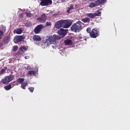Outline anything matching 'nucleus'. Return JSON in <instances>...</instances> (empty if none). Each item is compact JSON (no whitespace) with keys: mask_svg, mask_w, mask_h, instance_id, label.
Segmentation results:
<instances>
[{"mask_svg":"<svg viewBox=\"0 0 130 130\" xmlns=\"http://www.w3.org/2000/svg\"><path fill=\"white\" fill-rule=\"evenodd\" d=\"M82 24L83 22H81L80 21H78L75 23H74L71 27V31H72V32H75V33L80 32L82 30Z\"/></svg>","mask_w":130,"mask_h":130,"instance_id":"obj_1","label":"nucleus"},{"mask_svg":"<svg viewBox=\"0 0 130 130\" xmlns=\"http://www.w3.org/2000/svg\"><path fill=\"white\" fill-rule=\"evenodd\" d=\"M61 38L60 36L54 35L53 36H49L48 40L50 44H53V43L56 42V40H58Z\"/></svg>","mask_w":130,"mask_h":130,"instance_id":"obj_2","label":"nucleus"},{"mask_svg":"<svg viewBox=\"0 0 130 130\" xmlns=\"http://www.w3.org/2000/svg\"><path fill=\"white\" fill-rule=\"evenodd\" d=\"M99 28H94L92 29L90 37L91 38H97L100 35Z\"/></svg>","mask_w":130,"mask_h":130,"instance_id":"obj_3","label":"nucleus"},{"mask_svg":"<svg viewBox=\"0 0 130 130\" xmlns=\"http://www.w3.org/2000/svg\"><path fill=\"white\" fill-rule=\"evenodd\" d=\"M107 0H96L95 3H91L89 5V8H95V7H98L100 5H101V4H105V3L106 2Z\"/></svg>","mask_w":130,"mask_h":130,"instance_id":"obj_4","label":"nucleus"},{"mask_svg":"<svg viewBox=\"0 0 130 130\" xmlns=\"http://www.w3.org/2000/svg\"><path fill=\"white\" fill-rule=\"evenodd\" d=\"M15 77L14 76L10 75L5 77L2 80V83L3 84H9L10 82H12Z\"/></svg>","mask_w":130,"mask_h":130,"instance_id":"obj_5","label":"nucleus"},{"mask_svg":"<svg viewBox=\"0 0 130 130\" xmlns=\"http://www.w3.org/2000/svg\"><path fill=\"white\" fill-rule=\"evenodd\" d=\"M72 24H73V20L71 19H63V28H70L72 26Z\"/></svg>","mask_w":130,"mask_h":130,"instance_id":"obj_6","label":"nucleus"},{"mask_svg":"<svg viewBox=\"0 0 130 130\" xmlns=\"http://www.w3.org/2000/svg\"><path fill=\"white\" fill-rule=\"evenodd\" d=\"M40 5H41L42 7L50 6V5H52V0H42Z\"/></svg>","mask_w":130,"mask_h":130,"instance_id":"obj_7","label":"nucleus"},{"mask_svg":"<svg viewBox=\"0 0 130 130\" xmlns=\"http://www.w3.org/2000/svg\"><path fill=\"white\" fill-rule=\"evenodd\" d=\"M46 19H47V15L45 13L41 15L40 17L37 18V21L40 23H45L46 22Z\"/></svg>","mask_w":130,"mask_h":130,"instance_id":"obj_8","label":"nucleus"},{"mask_svg":"<svg viewBox=\"0 0 130 130\" xmlns=\"http://www.w3.org/2000/svg\"><path fill=\"white\" fill-rule=\"evenodd\" d=\"M43 28H44V26L42 24H39L35 28L34 32L35 34H39Z\"/></svg>","mask_w":130,"mask_h":130,"instance_id":"obj_9","label":"nucleus"},{"mask_svg":"<svg viewBox=\"0 0 130 130\" xmlns=\"http://www.w3.org/2000/svg\"><path fill=\"white\" fill-rule=\"evenodd\" d=\"M24 39H25V37L23 36H16L14 38L13 41L14 43H19V42H22Z\"/></svg>","mask_w":130,"mask_h":130,"instance_id":"obj_10","label":"nucleus"},{"mask_svg":"<svg viewBox=\"0 0 130 130\" xmlns=\"http://www.w3.org/2000/svg\"><path fill=\"white\" fill-rule=\"evenodd\" d=\"M68 32H69V29H64L63 28H60L57 31V33L58 35L61 36V37H64L66 34H68Z\"/></svg>","mask_w":130,"mask_h":130,"instance_id":"obj_11","label":"nucleus"},{"mask_svg":"<svg viewBox=\"0 0 130 130\" xmlns=\"http://www.w3.org/2000/svg\"><path fill=\"white\" fill-rule=\"evenodd\" d=\"M55 27L57 29H59L62 27L63 28V19L60 20L56 22V24H55Z\"/></svg>","mask_w":130,"mask_h":130,"instance_id":"obj_12","label":"nucleus"},{"mask_svg":"<svg viewBox=\"0 0 130 130\" xmlns=\"http://www.w3.org/2000/svg\"><path fill=\"white\" fill-rule=\"evenodd\" d=\"M50 43L49 42L48 40H46L45 42H43L42 44V47L43 48H45V47H47V46H49L50 45Z\"/></svg>","mask_w":130,"mask_h":130,"instance_id":"obj_13","label":"nucleus"},{"mask_svg":"<svg viewBox=\"0 0 130 130\" xmlns=\"http://www.w3.org/2000/svg\"><path fill=\"white\" fill-rule=\"evenodd\" d=\"M10 40H11V37L6 36L4 38L2 41L4 44H8L10 42Z\"/></svg>","mask_w":130,"mask_h":130,"instance_id":"obj_14","label":"nucleus"},{"mask_svg":"<svg viewBox=\"0 0 130 130\" xmlns=\"http://www.w3.org/2000/svg\"><path fill=\"white\" fill-rule=\"evenodd\" d=\"M33 39L34 41H41V37L38 35H34Z\"/></svg>","mask_w":130,"mask_h":130,"instance_id":"obj_15","label":"nucleus"},{"mask_svg":"<svg viewBox=\"0 0 130 130\" xmlns=\"http://www.w3.org/2000/svg\"><path fill=\"white\" fill-rule=\"evenodd\" d=\"M28 49L27 46H22L20 48V51H19V54H22L23 50H27Z\"/></svg>","mask_w":130,"mask_h":130,"instance_id":"obj_16","label":"nucleus"},{"mask_svg":"<svg viewBox=\"0 0 130 130\" xmlns=\"http://www.w3.org/2000/svg\"><path fill=\"white\" fill-rule=\"evenodd\" d=\"M64 42L66 45H72L73 44V41L70 39L66 40Z\"/></svg>","mask_w":130,"mask_h":130,"instance_id":"obj_17","label":"nucleus"},{"mask_svg":"<svg viewBox=\"0 0 130 130\" xmlns=\"http://www.w3.org/2000/svg\"><path fill=\"white\" fill-rule=\"evenodd\" d=\"M83 23H90V19L88 17H86L81 19Z\"/></svg>","mask_w":130,"mask_h":130,"instance_id":"obj_18","label":"nucleus"},{"mask_svg":"<svg viewBox=\"0 0 130 130\" xmlns=\"http://www.w3.org/2000/svg\"><path fill=\"white\" fill-rule=\"evenodd\" d=\"M74 4H71L70 5V7H68L67 8V13H70V12H71V10H74Z\"/></svg>","mask_w":130,"mask_h":130,"instance_id":"obj_19","label":"nucleus"},{"mask_svg":"<svg viewBox=\"0 0 130 130\" xmlns=\"http://www.w3.org/2000/svg\"><path fill=\"white\" fill-rule=\"evenodd\" d=\"M27 85H28V83L22 82L21 85V87L22 89H23V90H25V89H26L25 87L27 86Z\"/></svg>","mask_w":130,"mask_h":130,"instance_id":"obj_20","label":"nucleus"},{"mask_svg":"<svg viewBox=\"0 0 130 130\" xmlns=\"http://www.w3.org/2000/svg\"><path fill=\"white\" fill-rule=\"evenodd\" d=\"M86 16L89 18H91V19H94L95 18V15L94 13H87Z\"/></svg>","mask_w":130,"mask_h":130,"instance_id":"obj_21","label":"nucleus"},{"mask_svg":"<svg viewBox=\"0 0 130 130\" xmlns=\"http://www.w3.org/2000/svg\"><path fill=\"white\" fill-rule=\"evenodd\" d=\"M14 32L16 33V34H22V30L20 28L14 29Z\"/></svg>","mask_w":130,"mask_h":130,"instance_id":"obj_22","label":"nucleus"},{"mask_svg":"<svg viewBox=\"0 0 130 130\" xmlns=\"http://www.w3.org/2000/svg\"><path fill=\"white\" fill-rule=\"evenodd\" d=\"M4 89H5L6 91H9V90H10L11 89H12V85L9 84L8 85L5 86Z\"/></svg>","mask_w":130,"mask_h":130,"instance_id":"obj_23","label":"nucleus"},{"mask_svg":"<svg viewBox=\"0 0 130 130\" xmlns=\"http://www.w3.org/2000/svg\"><path fill=\"white\" fill-rule=\"evenodd\" d=\"M24 78H18V79L17 80V82L19 84H22V83H23V82H24Z\"/></svg>","mask_w":130,"mask_h":130,"instance_id":"obj_24","label":"nucleus"},{"mask_svg":"<svg viewBox=\"0 0 130 130\" xmlns=\"http://www.w3.org/2000/svg\"><path fill=\"white\" fill-rule=\"evenodd\" d=\"M28 75H36V71H30L28 72Z\"/></svg>","mask_w":130,"mask_h":130,"instance_id":"obj_25","label":"nucleus"},{"mask_svg":"<svg viewBox=\"0 0 130 130\" xmlns=\"http://www.w3.org/2000/svg\"><path fill=\"white\" fill-rule=\"evenodd\" d=\"M5 35V32H3V30L0 31V39H2L3 38V36Z\"/></svg>","mask_w":130,"mask_h":130,"instance_id":"obj_26","label":"nucleus"},{"mask_svg":"<svg viewBox=\"0 0 130 130\" xmlns=\"http://www.w3.org/2000/svg\"><path fill=\"white\" fill-rule=\"evenodd\" d=\"M25 26L26 27H30V26H32V23L30 22H27L25 23Z\"/></svg>","mask_w":130,"mask_h":130,"instance_id":"obj_27","label":"nucleus"},{"mask_svg":"<svg viewBox=\"0 0 130 130\" xmlns=\"http://www.w3.org/2000/svg\"><path fill=\"white\" fill-rule=\"evenodd\" d=\"M94 18L95 17H99V16H101V12H98L96 13H94Z\"/></svg>","mask_w":130,"mask_h":130,"instance_id":"obj_28","label":"nucleus"},{"mask_svg":"<svg viewBox=\"0 0 130 130\" xmlns=\"http://www.w3.org/2000/svg\"><path fill=\"white\" fill-rule=\"evenodd\" d=\"M28 90L31 93H33V92L34 91V87H29Z\"/></svg>","mask_w":130,"mask_h":130,"instance_id":"obj_29","label":"nucleus"},{"mask_svg":"<svg viewBox=\"0 0 130 130\" xmlns=\"http://www.w3.org/2000/svg\"><path fill=\"white\" fill-rule=\"evenodd\" d=\"M13 51H16L18 50V46H14L13 47V48L12 49Z\"/></svg>","mask_w":130,"mask_h":130,"instance_id":"obj_30","label":"nucleus"},{"mask_svg":"<svg viewBox=\"0 0 130 130\" xmlns=\"http://www.w3.org/2000/svg\"><path fill=\"white\" fill-rule=\"evenodd\" d=\"M25 14L26 15V16H27L28 18H31V13L29 12H25Z\"/></svg>","mask_w":130,"mask_h":130,"instance_id":"obj_31","label":"nucleus"},{"mask_svg":"<svg viewBox=\"0 0 130 130\" xmlns=\"http://www.w3.org/2000/svg\"><path fill=\"white\" fill-rule=\"evenodd\" d=\"M86 31L87 32V33H89V35L90 36V33H91V28H88L86 29Z\"/></svg>","mask_w":130,"mask_h":130,"instance_id":"obj_32","label":"nucleus"},{"mask_svg":"<svg viewBox=\"0 0 130 130\" xmlns=\"http://www.w3.org/2000/svg\"><path fill=\"white\" fill-rule=\"evenodd\" d=\"M19 18H20V19H22V18L24 17V13H21L19 15Z\"/></svg>","mask_w":130,"mask_h":130,"instance_id":"obj_33","label":"nucleus"},{"mask_svg":"<svg viewBox=\"0 0 130 130\" xmlns=\"http://www.w3.org/2000/svg\"><path fill=\"white\" fill-rule=\"evenodd\" d=\"M6 30H7V28L6 27H5V26H3L2 27V31H3V32H4V33H5V32H6Z\"/></svg>","mask_w":130,"mask_h":130,"instance_id":"obj_34","label":"nucleus"},{"mask_svg":"<svg viewBox=\"0 0 130 130\" xmlns=\"http://www.w3.org/2000/svg\"><path fill=\"white\" fill-rule=\"evenodd\" d=\"M46 24V26H51V22H47Z\"/></svg>","mask_w":130,"mask_h":130,"instance_id":"obj_35","label":"nucleus"},{"mask_svg":"<svg viewBox=\"0 0 130 130\" xmlns=\"http://www.w3.org/2000/svg\"><path fill=\"white\" fill-rule=\"evenodd\" d=\"M69 0H61L62 3H63L64 4H67V2H69Z\"/></svg>","mask_w":130,"mask_h":130,"instance_id":"obj_36","label":"nucleus"},{"mask_svg":"<svg viewBox=\"0 0 130 130\" xmlns=\"http://www.w3.org/2000/svg\"><path fill=\"white\" fill-rule=\"evenodd\" d=\"M3 73H5V69H4L1 70V71H0V74H3Z\"/></svg>","mask_w":130,"mask_h":130,"instance_id":"obj_37","label":"nucleus"},{"mask_svg":"<svg viewBox=\"0 0 130 130\" xmlns=\"http://www.w3.org/2000/svg\"><path fill=\"white\" fill-rule=\"evenodd\" d=\"M30 58V57L29 56H25V59H28V58Z\"/></svg>","mask_w":130,"mask_h":130,"instance_id":"obj_38","label":"nucleus"},{"mask_svg":"<svg viewBox=\"0 0 130 130\" xmlns=\"http://www.w3.org/2000/svg\"><path fill=\"white\" fill-rule=\"evenodd\" d=\"M3 44L2 43H0V47H2V46H3Z\"/></svg>","mask_w":130,"mask_h":130,"instance_id":"obj_39","label":"nucleus"},{"mask_svg":"<svg viewBox=\"0 0 130 130\" xmlns=\"http://www.w3.org/2000/svg\"><path fill=\"white\" fill-rule=\"evenodd\" d=\"M87 1H88V2H92L93 1H95V0H87Z\"/></svg>","mask_w":130,"mask_h":130,"instance_id":"obj_40","label":"nucleus"},{"mask_svg":"<svg viewBox=\"0 0 130 130\" xmlns=\"http://www.w3.org/2000/svg\"><path fill=\"white\" fill-rule=\"evenodd\" d=\"M54 16L55 17V15H54Z\"/></svg>","mask_w":130,"mask_h":130,"instance_id":"obj_41","label":"nucleus"},{"mask_svg":"<svg viewBox=\"0 0 130 130\" xmlns=\"http://www.w3.org/2000/svg\"><path fill=\"white\" fill-rule=\"evenodd\" d=\"M39 1H42V0H39Z\"/></svg>","mask_w":130,"mask_h":130,"instance_id":"obj_42","label":"nucleus"}]
</instances>
